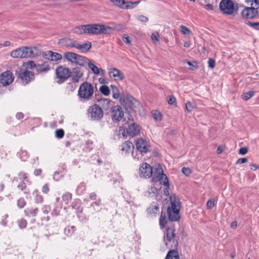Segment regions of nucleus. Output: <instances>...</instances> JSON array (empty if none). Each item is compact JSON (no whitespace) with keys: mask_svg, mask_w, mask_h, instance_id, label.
I'll list each match as a JSON object with an SVG mask.
<instances>
[{"mask_svg":"<svg viewBox=\"0 0 259 259\" xmlns=\"http://www.w3.org/2000/svg\"><path fill=\"white\" fill-rule=\"evenodd\" d=\"M40 54L38 49L35 47H22L12 51L10 56L13 58H33Z\"/></svg>","mask_w":259,"mask_h":259,"instance_id":"obj_1","label":"nucleus"},{"mask_svg":"<svg viewBox=\"0 0 259 259\" xmlns=\"http://www.w3.org/2000/svg\"><path fill=\"white\" fill-rule=\"evenodd\" d=\"M169 199L170 205L167 210L168 219L171 221H177L180 219V200L175 195H171Z\"/></svg>","mask_w":259,"mask_h":259,"instance_id":"obj_2","label":"nucleus"},{"mask_svg":"<svg viewBox=\"0 0 259 259\" xmlns=\"http://www.w3.org/2000/svg\"><path fill=\"white\" fill-rule=\"evenodd\" d=\"M94 93L93 85L90 82L84 81L80 85L77 95L80 101H87L92 99Z\"/></svg>","mask_w":259,"mask_h":259,"instance_id":"obj_3","label":"nucleus"},{"mask_svg":"<svg viewBox=\"0 0 259 259\" xmlns=\"http://www.w3.org/2000/svg\"><path fill=\"white\" fill-rule=\"evenodd\" d=\"M88 35H102L110 34L113 29L108 26L101 24H87Z\"/></svg>","mask_w":259,"mask_h":259,"instance_id":"obj_4","label":"nucleus"},{"mask_svg":"<svg viewBox=\"0 0 259 259\" xmlns=\"http://www.w3.org/2000/svg\"><path fill=\"white\" fill-rule=\"evenodd\" d=\"M152 181L154 182H159L161 184L166 187H169L168 178L166 175L164 174L162 166L160 164L155 165Z\"/></svg>","mask_w":259,"mask_h":259,"instance_id":"obj_5","label":"nucleus"},{"mask_svg":"<svg viewBox=\"0 0 259 259\" xmlns=\"http://www.w3.org/2000/svg\"><path fill=\"white\" fill-rule=\"evenodd\" d=\"M55 74L58 79L57 82L59 84L66 81L71 75V70L63 66H59L56 68Z\"/></svg>","mask_w":259,"mask_h":259,"instance_id":"obj_6","label":"nucleus"},{"mask_svg":"<svg viewBox=\"0 0 259 259\" xmlns=\"http://www.w3.org/2000/svg\"><path fill=\"white\" fill-rule=\"evenodd\" d=\"M175 231L174 228H167L164 235L163 239L166 246L176 248L178 246V242L175 239Z\"/></svg>","mask_w":259,"mask_h":259,"instance_id":"obj_7","label":"nucleus"},{"mask_svg":"<svg viewBox=\"0 0 259 259\" xmlns=\"http://www.w3.org/2000/svg\"><path fill=\"white\" fill-rule=\"evenodd\" d=\"M221 12L225 15H231L237 12V7L231 0H222L219 5Z\"/></svg>","mask_w":259,"mask_h":259,"instance_id":"obj_8","label":"nucleus"},{"mask_svg":"<svg viewBox=\"0 0 259 259\" xmlns=\"http://www.w3.org/2000/svg\"><path fill=\"white\" fill-rule=\"evenodd\" d=\"M88 115L92 120L99 121L103 117V111L102 108L97 104L89 107L88 109Z\"/></svg>","mask_w":259,"mask_h":259,"instance_id":"obj_9","label":"nucleus"},{"mask_svg":"<svg viewBox=\"0 0 259 259\" xmlns=\"http://www.w3.org/2000/svg\"><path fill=\"white\" fill-rule=\"evenodd\" d=\"M17 77L21 79L24 84H26L34 79V74L33 72L27 70H20L17 72Z\"/></svg>","mask_w":259,"mask_h":259,"instance_id":"obj_10","label":"nucleus"},{"mask_svg":"<svg viewBox=\"0 0 259 259\" xmlns=\"http://www.w3.org/2000/svg\"><path fill=\"white\" fill-rule=\"evenodd\" d=\"M14 77L11 71L7 70L0 74V84L4 87L10 85L14 80Z\"/></svg>","mask_w":259,"mask_h":259,"instance_id":"obj_11","label":"nucleus"},{"mask_svg":"<svg viewBox=\"0 0 259 259\" xmlns=\"http://www.w3.org/2000/svg\"><path fill=\"white\" fill-rule=\"evenodd\" d=\"M139 172L141 177L149 178L153 176L154 172L152 167L147 163H143L139 167Z\"/></svg>","mask_w":259,"mask_h":259,"instance_id":"obj_12","label":"nucleus"},{"mask_svg":"<svg viewBox=\"0 0 259 259\" xmlns=\"http://www.w3.org/2000/svg\"><path fill=\"white\" fill-rule=\"evenodd\" d=\"M136 148L141 153H147L150 148V145L146 140L139 139L136 143Z\"/></svg>","mask_w":259,"mask_h":259,"instance_id":"obj_13","label":"nucleus"},{"mask_svg":"<svg viewBox=\"0 0 259 259\" xmlns=\"http://www.w3.org/2000/svg\"><path fill=\"white\" fill-rule=\"evenodd\" d=\"M258 10L254 7H246L241 12V16L245 19H253L257 16Z\"/></svg>","mask_w":259,"mask_h":259,"instance_id":"obj_14","label":"nucleus"},{"mask_svg":"<svg viewBox=\"0 0 259 259\" xmlns=\"http://www.w3.org/2000/svg\"><path fill=\"white\" fill-rule=\"evenodd\" d=\"M42 56L45 59L51 61H57L62 58V56L56 52L52 51H48L42 53Z\"/></svg>","mask_w":259,"mask_h":259,"instance_id":"obj_15","label":"nucleus"},{"mask_svg":"<svg viewBox=\"0 0 259 259\" xmlns=\"http://www.w3.org/2000/svg\"><path fill=\"white\" fill-rule=\"evenodd\" d=\"M111 115L113 120L119 121L123 118L124 112L121 107L115 106L112 108Z\"/></svg>","mask_w":259,"mask_h":259,"instance_id":"obj_16","label":"nucleus"},{"mask_svg":"<svg viewBox=\"0 0 259 259\" xmlns=\"http://www.w3.org/2000/svg\"><path fill=\"white\" fill-rule=\"evenodd\" d=\"M70 75L71 80L73 83H77L80 80H82V78L83 75V72L79 68H73L72 70H71Z\"/></svg>","mask_w":259,"mask_h":259,"instance_id":"obj_17","label":"nucleus"},{"mask_svg":"<svg viewBox=\"0 0 259 259\" xmlns=\"http://www.w3.org/2000/svg\"><path fill=\"white\" fill-rule=\"evenodd\" d=\"M68 46L73 47L81 51L82 52H88L92 47V44L90 41H87L83 44H77L75 41L71 42Z\"/></svg>","mask_w":259,"mask_h":259,"instance_id":"obj_18","label":"nucleus"},{"mask_svg":"<svg viewBox=\"0 0 259 259\" xmlns=\"http://www.w3.org/2000/svg\"><path fill=\"white\" fill-rule=\"evenodd\" d=\"M109 75L115 80H121L124 78L123 73L116 68H111L109 70Z\"/></svg>","mask_w":259,"mask_h":259,"instance_id":"obj_19","label":"nucleus"},{"mask_svg":"<svg viewBox=\"0 0 259 259\" xmlns=\"http://www.w3.org/2000/svg\"><path fill=\"white\" fill-rule=\"evenodd\" d=\"M119 134L121 135L124 139L130 135V123L128 122H125L122 126L119 127Z\"/></svg>","mask_w":259,"mask_h":259,"instance_id":"obj_20","label":"nucleus"},{"mask_svg":"<svg viewBox=\"0 0 259 259\" xmlns=\"http://www.w3.org/2000/svg\"><path fill=\"white\" fill-rule=\"evenodd\" d=\"M50 69V66L48 61L44 63H38L36 66L37 72H47Z\"/></svg>","mask_w":259,"mask_h":259,"instance_id":"obj_21","label":"nucleus"},{"mask_svg":"<svg viewBox=\"0 0 259 259\" xmlns=\"http://www.w3.org/2000/svg\"><path fill=\"white\" fill-rule=\"evenodd\" d=\"M88 26L86 25H81L74 27L72 29V32L77 34L82 35L87 34L88 35Z\"/></svg>","mask_w":259,"mask_h":259,"instance_id":"obj_22","label":"nucleus"},{"mask_svg":"<svg viewBox=\"0 0 259 259\" xmlns=\"http://www.w3.org/2000/svg\"><path fill=\"white\" fill-rule=\"evenodd\" d=\"M112 4L123 9H128L129 8V3L125 0H110Z\"/></svg>","mask_w":259,"mask_h":259,"instance_id":"obj_23","label":"nucleus"},{"mask_svg":"<svg viewBox=\"0 0 259 259\" xmlns=\"http://www.w3.org/2000/svg\"><path fill=\"white\" fill-rule=\"evenodd\" d=\"M88 66L92 71L96 75H101L104 76L105 75V70L97 67L94 64L89 62L88 63Z\"/></svg>","mask_w":259,"mask_h":259,"instance_id":"obj_24","label":"nucleus"},{"mask_svg":"<svg viewBox=\"0 0 259 259\" xmlns=\"http://www.w3.org/2000/svg\"><path fill=\"white\" fill-rule=\"evenodd\" d=\"M75 60L73 63L81 66H84L88 63L87 58L77 54L76 55Z\"/></svg>","mask_w":259,"mask_h":259,"instance_id":"obj_25","label":"nucleus"},{"mask_svg":"<svg viewBox=\"0 0 259 259\" xmlns=\"http://www.w3.org/2000/svg\"><path fill=\"white\" fill-rule=\"evenodd\" d=\"M141 107L140 103L134 98L131 97V110L137 112Z\"/></svg>","mask_w":259,"mask_h":259,"instance_id":"obj_26","label":"nucleus"},{"mask_svg":"<svg viewBox=\"0 0 259 259\" xmlns=\"http://www.w3.org/2000/svg\"><path fill=\"white\" fill-rule=\"evenodd\" d=\"M140 126L135 122L131 125V137L137 136L140 134L141 131Z\"/></svg>","mask_w":259,"mask_h":259,"instance_id":"obj_27","label":"nucleus"},{"mask_svg":"<svg viewBox=\"0 0 259 259\" xmlns=\"http://www.w3.org/2000/svg\"><path fill=\"white\" fill-rule=\"evenodd\" d=\"M147 212L152 216L155 215L159 212V206L156 202H153L147 210Z\"/></svg>","mask_w":259,"mask_h":259,"instance_id":"obj_28","label":"nucleus"},{"mask_svg":"<svg viewBox=\"0 0 259 259\" xmlns=\"http://www.w3.org/2000/svg\"><path fill=\"white\" fill-rule=\"evenodd\" d=\"M17 188L24 194L27 195L30 193V189L27 187L25 181H20L18 184Z\"/></svg>","mask_w":259,"mask_h":259,"instance_id":"obj_29","label":"nucleus"},{"mask_svg":"<svg viewBox=\"0 0 259 259\" xmlns=\"http://www.w3.org/2000/svg\"><path fill=\"white\" fill-rule=\"evenodd\" d=\"M18 180L22 181H28V174L26 172H25L23 171H21L18 172L17 175V177L14 178L13 181H16L17 182L18 181Z\"/></svg>","mask_w":259,"mask_h":259,"instance_id":"obj_30","label":"nucleus"},{"mask_svg":"<svg viewBox=\"0 0 259 259\" xmlns=\"http://www.w3.org/2000/svg\"><path fill=\"white\" fill-rule=\"evenodd\" d=\"M38 208H29L25 210L24 213L26 216L28 217H34L36 216L38 212Z\"/></svg>","mask_w":259,"mask_h":259,"instance_id":"obj_31","label":"nucleus"},{"mask_svg":"<svg viewBox=\"0 0 259 259\" xmlns=\"http://www.w3.org/2000/svg\"><path fill=\"white\" fill-rule=\"evenodd\" d=\"M165 259H180L179 254L176 250L172 249L168 251Z\"/></svg>","mask_w":259,"mask_h":259,"instance_id":"obj_32","label":"nucleus"},{"mask_svg":"<svg viewBox=\"0 0 259 259\" xmlns=\"http://www.w3.org/2000/svg\"><path fill=\"white\" fill-rule=\"evenodd\" d=\"M76 54L73 52H65L63 54L64 57L68 61L71 62L72 63H73L74 62L75 58L76 57Z\"/></svg>","mask_w":259,"mask_h":259,"instance_id":"obj_33","label":"nucleus"},{"mask_svg":"<svg viewBox=\"0 0 259 259\" xmlns=\"http://www.w3.org/2000/svg\"><path fill=\"white\" fill-rule=\"evenodd\" d=\"M151 113L152 117L155 120L160 121L162 120V115L159 111L152 110L151 112Z\"/></svg>","mask_w":259,"mask_h":259,"instance_id":"obj_34","label":"nucleus"},{"mask_svg":"<svg viewBox=\"0 0 259 259\" xmlns=\"http://www.w3.org/2000/svg\"><path fill=\"white\" fill-rule=\"evenodd\" d=\"M75 230L76 228L74 226L71 227H67L65 229L64 233L67 236H71L73 234H74Z\"/></svg>","mask_w":259,"mask_h":259,"instance_id":"obj_35","label":"nucleus"},{"mask_svg":"<svg viewBox=\"0 0 259 259\" xmlns=\"http://www.w3.org/2000/svg\"><path fill=\"white\" fill-rule=\"evenodd\" d=\"M72 195L69 192H66L62 195V200L65 202L66 204H68L72 199Z\"/></svg>","mask_w":259,"mask_h":259,"instance_id":"obj_36","label":"nucleus"},{"mask_svg":"<svg viewBox=\"0 0 259 259\" xmlns=\"http://www.w3.org/2000/svg\"><path fill=\"white\" fill-rule=\"evenodd\" d=\"M167 223V218L165 214L161 213L159 219V225L161 228H164Z\"/></svg>","mask_w":259,"mask_h":259,"instance_id":"obj_37","label":"nucleus"},{"mask_svg":"<svg viewBox=\"0 0 259 259\" xmlns=\"http://www.w3.org/2000/svg\"><path fill=\"white\" fill-rule=\"evenodd\" d=\"M111 87L112 90L113 98L114 99H116L119 98L120 95L119 93L118 88L115 85H111Z\"/></svg>","mask_w":259,"mask_h":259,"instance_id":"obj_38","label":"nucleus"},{"mask_svg":"<svg viewBox=\"0 0 259 259\" xmlns=\"http://www.w3.org/2000/svg\"><path fill=\"white\" fill-rule=\"evenodd\" d=\"M121 151L125 154H127L130 149V141H126L121 145Z\"/></svg>","mask_w":259,"mask_h":259,"instance_id":"obj_39","label":"nucleus"},{"mask_svg":"<svg viewBox=\"0 0 259 259\" xmlns=\"http://www.w3.org/2000/svg\"><path fill=\"white\" fill-rule=\"evenodd\" d=\"M100 91L105 96H108L110 94V90L108 87L105 85H102L100 88Z\"/></svg>","mask_w":259,"mask_h":259,"instance_id":"obj_40","label":"nucleus"},{"mask_svg":"<svg viewBox=\"0 0 259 259\" xmlns=\"http://www.w3.org/2000/svg\"><path fill=\"white\" fill-rule=\"evenodd\" d=\"M36 193V196L35 197V202L36 203H41L43 202L44 201V198H43V197L42 195H41L40 194H38V191L37 190H35L34 192H33V194H35Z\"/></svg>","mask_w":259,"mask_h":259,"instance_id":"obj_41","label":"nucleus"},{"mask_svg":"<svg viewBox=\"0 0 259 259\" xmlns=\"http://www.w3.org/2000/svg\"><path fill=\"white\" fill-rule=\"evenodd\" d=\"M18 154L20 158L23 161H25L29 156L27 152L25 150H21Z\"/></svg>","mask_w":259,"mask_h":259,"instance_id":"obj_42","label":"nucleus"},{"mask_svg":"<svg viewBox=\"0 0 259 259\" xmlns=\"http://www.w3.org/2000/svg\"><path fill=\"white\" fill-rule=\"evenodd\" d=\"M254 95V92L253 91H249L244 93L242 97L244 100H248L252 97Z\"/></svg>","mask_w":259,"mask_h":259,"instance_id":"obj_43","label":"nucleus"},{"mask_svg":"<svg viewBox=\"0 0 259 259\" xmlns=\"http://www.w3.org/2000/svg\"><path fill=\"white\" fill-rule=\"evenodd\" d=\"M120 103L122 106L124 107V108L126 110H128V108L130 107V106L128 104V100L125 99V98L121 97L120 98Z\"/></svg>","mask_w":259,"mask_h":259,"instance_id":"obj_44","label":"nucleus"},{"mask_svg":"<svg viewBox=\"0 0 259 259\" xmlns=\"http://www.w3.org/2000/svg\"><path fill=\"white\" fill-rule=\"evenodd\" d=\"M248 3H250L251 7L256 8L258 10L259 9V0H246Z\"/></svg>","mask_w":259,"mask_h":259,"instance_id":"obj_45","label":"nucleus"},{"mask_svg":"<svg viewBox=\"0 0 259 259\" xmlns=\"http://www.w3.org/2000/svg\"><path fill=\"white\" fill-rule=\"evenodd\" d=\"M81 205V201L79 199H75L72 202L71 206L72 208L78 209Z\"/></svg>","mask_w":259,"mask_h":259,"instance_id":"obj_46","label":"nucleus"},{"mask_svg":"<svg viewBox=\"0 0 259 259\" xmlns=\"http://www.w3.org/2000/svg\"><path fill=\"white\" fill-rule=\"evenodd\" d=\"M64 136V132L62 129H58L55 131V136L58 139L62 138Z\"/></svg>","mask_w":259,"mask_h":259,"instance_id":"obj_47","label":"nucleus"},{"mask_svg":"<svg viewBox=\"0 0 259 259\" xmlns=\"http://www.w3.org/2000/svg\"><path fill=\"white\" fill-rule=\"evenodd\" d=\"M17 223L20 228H25L27 224V221L24 219L18 220Z\"/></svg>","mask_w":259,"mask_h":259,"instance_id":"obj_48","label":"nucleus"},{"mask_svg":"<svg viewBox=\"0 0 259 259\" xmlns=\"http://www.w3.org/2000/svg\"><path fill=\"white\" fill-rule=\"evenodd\" d=\"M246 24L255 29L259 30V22H251L248 21Z\"/></svg>","mask_w":259,"mask_h":259,"instance_id":"obj_49","label":"nucleus"},{"mask_svg":"<svg viewBox=\"0 0 259 259\" xmlns=\"http://www.w3.org/2000/svg\"><path fill=\"white\" fill-rule=\"evenodd\" d=\"M181 31L182 33L185 35L190 34L191 31L187 27L184 25L180 26Z\"/></svg>","mask_w":259,"mask_h":259,"instance_id":"obj_50","label":"nucleus"},{"mask_svg":"<svg viewBox=\"0 0 259 259\" xmlns=\"http://www.w3.org/2000/svg\"><path fill=\"white\" fill-rule=\"evenodd\" d=\"M25 205H26V202L23 198H19L17 200V206L19 208H23Z\"/></svg>","mask_w":259,"mask_h":259,"instance_id":"obj_51","label":"nucleus"},{"mask_svg":"<svg viewBox=\"0 0 259 259\" xmlns=\"http://www.w3.org/2000/svg\"><path fill=\"white\" fill-rule=\"evenodd\" d=\"M151 38L152 40L153 41H159V35L157 32H156V31L153 32L151 34Z\"/></svg>","mask_w":259,"mask_h":259,"instance_id":"obj_52","label":"nucleus"},{"mask_svg":"<svg viewBox=\"0 0 259 259\" xmlns=\"http://www.w3.org/2000/svg\"><path fill=\"white\" fill-rule=\"evenodd\" d=\"M41 211L44 214H47L51 211V206L48 205H45L41 207Z\"/></svg>","mask_w":259,"mask_h":259,"instance_id":"obj_53","label":"nucleus"},{"mask_svg":"<svg viewBox=\"0 0 259 259\" xmlns=\"http://www.w3.org/2000/svg\"><path fill=\"white\" fill-rule=\"evenodd\" d=\"M168 104L169 105H176V99L173 96H170L168 97L167 100Z\"/></svg>","mask_w":259,"mask_h":259,"instance_id":"obj_54","label":"nucleus"},{"mask_svg":"<svg viewBox=\"0 0 259 259\" xmlns=\"http://www.w3.org/2000/svg\"><path fill=\"white\" fill-rule=\"evenodd\" d=\"M194 108L193 106L190 102H188L186 103V109L188 112H191Z\"/></svg>","mask_w":259,"mask_h":259,"instance_id":"obj_55","label":"nucleus"},{"mask_svg":"<svg viewBox=\"0 0 259 259\" xmlns=\"http://www.w3.org/2000/svg\"><path fill=\"white\" fill-rule=\"evenodd\" d=\"M187 63L188 65L190 66V69L191 70H194L198 68L197 63L195 62H191L190 61H187Z\"/></svg>","mask_w":259,"mask_h":259,"instance_id":"obj_56","label":"nucleus"},{"mask_svg":"<svg viewBox=\"0 0 259 259\" xmlns=\"http://www.w3.org/2000/svg\"><path fill=\"white\" fill-rule=\"evenodd\" d=\"M182 172L186 176H188L191 173V170L188 167H183L182 169Z\"/></svg>","mask_w":259,"mask_h":259,"instance_id":"obj_57","label":"nucleus"},{"mask_svg":"<svg viewBox=\"0 0 259 259\" xmlns=\"http://www.w3.org/2000/svg\"><path fill=\"white\" fill-rule=\"evenodd\" d=\"M8 215L7 214H5L2 217V219L1 221V224L5 226L7 225V222L6 221V220L8 218Z\"/></svg>","mask_w":259,"mask_h":259,"instance_id":"obj_58","label":"nucleus"},{"mask_svg":"<svg viewBox=\"0 0 259 259\" xmlns=\"http://www.w3.org/2000/svg\"><path fill=\"white\" fill-rule=\"evenodd\" d=\"M208 67L211 69H213L215 65V61L213 59H209L208 62Z\"/></svg>","mask_w":259,"mask_h":259,"instance_id":"obj_59","label":"nucleus"},{"mask_svg":"<svg viewBox=\"0 0 259 259\" xmlns=\"http://www.w3.org/2000/svg\"><path fill=\"white\" fill-rule=\"evenodd\" d=\"M214 203L212 200L209 199L207 201L206 203V207L208 209H211L214 206Z\"/></svg>","mask_w":259,"mask_h":259,"instance_id":"obj_60","label":"nucleus"},{"mask_svg":"<svg viewBox=\"0 0 259 259\" xmlns=\"http://www.w3.org/2000/svg\"><path fill=\"white\" fill-rule=\"evenodd\" d=\"M101 205V200L100 198H98L96 201L93 202L91 203V206L93 207L94 208L95 205L100 206Z\"/></svg>","mask_w":259,"mask_h":259,"instance_id":"obj_61","label":"nucleus"},{"mask_svg":"<svg viewBox=\"0 0 259 259\" xmlns=\"http://www.w3.org/2000/svg\"><path fill=\"white\" fill-rule=\"evenodd\" d=\"M248 152V149L246 147H242L239 149V153L241 155H245Z\"/></svg>","mask_w":259,"mask_h":259,"instance_id":"obj_62","label":"nucleus"},{"mask_svg":"<svg viewBox=\"0 0 259 259\" xmlns=\"http://www.w3.org/2000/svg\"><path fill=\"white\" fill-rule=\"evenodd\" d=\"M86 145L87 146V148L89 149V151H91L93 149V141H92L91 140H88L86 142Z\"/></svg>","mask_w":259,"mask_h":259,"instance_id":"obj_63","label":"nucleus"},{"mask_svg":"<svg viewBox=\"0 0 259 259\" xmlns=\"http://www.w3.org/2000/svg\"><path fill=\"white\" fill-rule=\"evenodd\" d=\"M41 190H42V192L44 194H47L49 192V190H50V189L49 188L48 184L44 185L42 187Z\"/></svg>","mask_w":259,"mask_h":259,"instance_id":"obj_64","label":"nucleus"}]
</instances>
